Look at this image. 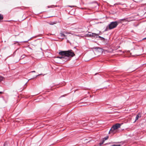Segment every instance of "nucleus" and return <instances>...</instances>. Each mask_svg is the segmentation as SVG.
<instances>
[{"mask_svg":"<svg viewBox=\"0 0 146 146\" xmlns=\"http://www.w3.org/2000/svg\"><path fill=\"white\" fill-rule=\"evenodd\" d=\"M61 56H58L56 57L57 58H59L60 59H62L64 58L66 59V57L64 55H61Z\"/></svg>","mask_w":146,"mask_h":146,"instance_id":"nucleus-9","label":"nucleus"},{"mask_svg":"<svg viewBox=\"0 0 146 146\" xmlns=\"http://www.w3.org/2000/svg\"><path fill=\"white\" fill-rule=\"evenodd\" d=\"M109 29V28H108V26L106 28V29H105V31H107Z\"/></svg>","mask_w":146,"mask_h":146,"instance_id":"nucleus-14","label":"nucleus"},{"mask_svg":"<svg viewBox=\"0 0 146 146\" xmlns=\"http://www.w3.org/2000/svg\"><path fill=\"white\" fill-rule=\"evenodd\" d=\"M121 125L119 123H117L113 125L111 127L110 131L109 133H112L114 134L115 133V130L120 127Z\"/></svg>","mask_w":146,"mask_h":146,"instance_id":"nucleus-2","label":"nucleus"},{"mask_svg":"<svg viewBox=\"0 0 146 146\" xmlns=\"http://www.w3.org/2000/svg\"><path fill=\"white\" fill-rule=\"evenodd\" d=\"M68 6L70 7H73V6Z\"/></svg>","mask_w":146,"mask_h":146,"instance_id":"nucleus-21","label":"nucleus"},{"mask_svg":"<svg viewBox=\"0 0 146 146\" xmlns=\"http://www.w3.org/2000/svg\"><path fill=\"white\" fill-rule=\"evenodd\" d=\"M116 146H121L120 145H116Z\"/></svg>","mask_w":146,"mask_h":146,"instance_id":"nucleus-18","label":"nucleus"},{"mask_svg":"<svg viewBox=\"0 0 146 146\" xmlns=\"http://www.w3.org/2000/svg\"><path fill=\"white\" fill-rule=\"evenodd\" d=\"M17 8H19V7H18Z\"/></svg>","mask_w":146,"mask_h":146,"instance_id":"nucleus-27","label":"nucleus"},{"mask_svg":"<svg viewBox=\"0 0 146 146\" xmlns=\"http://www.w3.org/2000/svg\"><path fill=\"white\" fill-rule=\"evenodd\" d=\"M146 39V37L144 38L143 40H144V39Z\"/></svg>","mask_w":146,"mask_h":146,"instance_id":"nucleus-25","label":"nucleus"},{"mask_svg":"<svg viewBox=\"0 0 146 146\" xmlns=\"http://www.w3.org/2000/svg\"><path fill=\"white\" fill-rule=\"evenodd\" d=\"M93 49H95L96 52H99L100 53H102L103 52L102 49L100 47H94L93 48Z\"/></svg>","mask_w":146,"mask_h":146,"instance_id":"nucleus-5","label":"nucleus"},{"mask_svg":"<svg viewBox=\"0 0 146 146\" xmlns=\"http://www.w3.org/2000/svg\"><path fill=\"white\" fill-rule=\"evenodd\" d=\"M100 38L101 40H104L105 39L103 37H101Z\"/></svg>","mask_w":146,"mask_h":146,"instance_id":"nucleus-16","label":"nucleus"},{"mask_svg":"<svg viewBox=\"0 0 146 146\" xmlns=\"http://www.w3.org/2000/svg\"><path fill=\"white\" fill-rule=\"evenodd\" d=\"M98 35V34H96L94 33H91V32H89L86 35V36L94 37L97 38Z\"/></svg>","mask_w":146,"mask_h":146,"instance_id":"nucleus-4","label":"nucleus"},{"mask_svg":"<svg viewBox=\"0 0 146 146\" xmlns=\"http://www.w3.org/2000/svg\"><path fill=\"white\" fill-rule=\"evenodd\" d=\"M141 117V114L140 113H139L138 114L136 115V116L135 117V120L134 122H135L138 119L139 117Z\"/></svg>","mask_w":146,"mask_h":146,"instance_id":"nucleus-7","label":"nucleus"},{"mask_svg":"<svg viewBox=\"0 0 146 146\" xmlns=\"http://www.w3.org/2000/svg\"><path fill=\"white\" fill-rule=\"evenodd\" d=\"M25 55H23L21 57V58H25Z\"/></svg>","mask_w":146,"mask_h":146,"instance_id":"nucleus-15","label":"nucleus"},{"mask_svg":"<svg viewBox=\"0 0 146 146\" xmlns=\"http://www.w3.org/2000/svg\"><path fill=\"white\" fill-rule=\"evenodd\" d=\"M101 37H101V36H99L98 35V38H100Z\"/></svg>","mask_w":146,"mask_h":146,"instance_id":"nucleus-17","label":"nucleus"},{"mask_svg":"<svg viewBox=\"0 0 146 146\" xmlns=\"http://www.w3.org/2000/svg\"><path fill=\"white\" fill-rule=\"evenodd\" d=\"M56 23L55 22H50L49 23V24L50 25H52L54 24H55Z\"/></svg>","mask_w":146,"mask_h":146,"instance_id":"nucleus-13","label":"nucleus"},{"mask_svg":"<svg viewBox=\"0 0 146 146\" xmlns=\"http://www.w3.org/2000/svg\"><path fill=\"white\" fill-rule=\"evenodd\" d=\"M108 136H106V137H105L104 138V139L103 141V142H102V143L104 142V141H105V140H106L107 139H108Z\"/></svg>","mask_w":146,"mask_h":146,"instance_id":"nucleus-12","label":"nucleus"},{"mask_svg":"<svg viewBox=\"0 0 146 146\" xmlns=\"http://www.w3.org/2000/svg\"><path fill=\"white\" fill-rule=\"evenodd\" d=\"M3 19V15H2L0 14V22H1V20H2Z\"/></svg>","mask_w":146,"mask_h":146,"instance_id":"nucleus-11","label":"nucleus"},{"mask_svg":"<svg viewBox=\"0 0 146 146\" xmlns=\"http://www.w3.org/2000/svg\"><path fill=\"white\" fill-rule=\"evenodd\" d=\"M110 146H116V145H111Z\"/></svg>","mask_w":146,"mask_h":146,"instance_id":"nucleus-22","label":"nucleus"},{"mask_svg":"<svg viewBox=\"0 0 146 146\" xmlns=\"http://www.w3.org/2000/svg\"><path fill=\"white\" fill-rule=\"evenodd\" d=\"M59 54L60 55H64L67 60H70V58H72L75 56L74 52L71 50L67 51H61L59 52Z\"/></svg>","mask_w":146,"mask_h":146,"instance_id":"nucleus-1","label":"nucleus"},{"mask_svg":"<svg viewBox=\"0 0 146 146\" xmlns=\"http://www.w3.org/2000/svg\"><path fill=\"white\" fill-rule=\"evenodd\" d=\"M118 25L117 21L112 22L108 25L109 29L111 30L115 28Z\"/></svg>","mask_w":146,"mask_h":146,"instance_id":"nucleus-3","label":"nucleus"},{"mask_svg":"<svg viewBox=\"0 0 146 146\" xmlns=\"http://www.w3.org/2000/svg\"><path fill=\"white\" fill-rule=\"evenodd\" d=\"M60 36L62 38H66V36L63 33H61L60 34Z\"/></svg>","mask_w":146,"mask_h":146,"instance_id":"nucleus-8","label":"nucleus"},{"mask_svg":"<svg viewBox=\"0 0 146 146\" xmlns=\"http://www.w3.org/2000/svg\"><path fill=\"white\" fill-rule=\"evenodd\" d=\"M5 78L3 76H0V82L2 81L5 80Z\"/></svg>","mask_w":146,"mask_h":146,"instance_id":"nucleus-10","label":"nucleus"},{"mask_svg":"<svg viewBox=\"0 0 146 146\" xmlns=\"http://www.w3.org/2000/svg\"><path fill=\"white\" fill-rule=\"evenodd\" d=\"M8 144L7 142H5L3 145L2 143H0V146H8Z\"/></svg>","mask_w":146,"mask_h":146,"instance_id":"nucleus-6","label":"nucleus"},{"mask_svg":"<svg viewBox=\"0 0 146 146\" xmlns=\"http://www.w3.org/2000/svg\"><path fill=\"white\" fill-rule=\"evenodd\" d=\"M3 93V92H0V94H2Z\"/></svg>","mask_w":146,"mask_h":146,"instance_id":"nucleus-23","label":"nucleus"},{"mask_svg":"<svg viewBox=\"0 0 146 146\" xmlns=\"http://www.w3.org/2000/svg\"><path fill=\"white\" fill-rule=\"evenodd\" d=\"M65 95L66 96V95H62V96H61V97H64V96H65Z\"/></svg>","mask_w":146,"mask_h":146,"instance_id":"nucleus-20","label":"nucleus"},{"mask_svg":"<svg viewBox=\"0 0 146 146\" xmlns=\"http://www.w3.org/2000/svg\"><path fill=\"white\" fill-rule=\"evenodd\" d=\"M32 72H35V71H32Z\"/></svg>","mask_w":146,"mask_h":146,"instance_id":"nucleus-26","label":"nucleus"},{"mask_svg":"<svg viewBox=\"0 0 146 146\" xmlns=\"http://www.w3.org/2000/svg\"><path fill=\"white\" fill-rule=\"evenodd\" d=\"M125 19H121V21H123Z\"/></svg>","mask_w":146,"mask_h":146,"instance_id":"nucleus-19","label":"nucleus"},{"mask_svg":"<svg viewBox=\"0 0 146 146\" xmlns=\"http://www.w3.org/2000/svg\"><path fill=\"white\" fill-rule=\"evenodd\" d=\"M41 75V74H38V75H37V76H36V77H37V76H39V75Z\"/></svg>","mask_w":146,"mask_h":146,"instance_id":"nucleus-24","label":"nucleus"}]
</instances>
